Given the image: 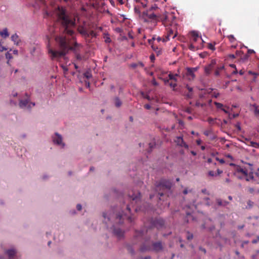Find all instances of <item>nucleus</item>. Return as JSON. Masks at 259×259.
Wrapping results in <instances>:
<instances>
[{
  "instance_id": "nucleus-58",
  "label": "nucleus",
  "mask_w": 259,
  "mask_h": 259,
  "mask_svg": "<svg viewBox=\"0 0 259 259\" xmlns=\"http://www.w3.org/2000/svg\"><path fill=\"white\" fill-rule=\"evenodd\" d=\"M201 192H202V193H203L204 194H207V195H209V193L207 192V191L206 189H202Z\"/></svg>"
},
{
  "instance_id": "nucleus-53",
  "label": "nucleus",
  "mask_w": 259,
  "mask_h": 259,
  "mask_svg": "<svg viewBox=\"0 0 259 259\" xmlns=\"http://www.w3.org/2000/svg\"><path fill=\"white\" fill-rule=\"evenodd\" d=\"M150 59L151 60V62H154V61L155 60V56L154 54H151L150 56Z\"/></svg>"
},
{
  "instance_id": "nucleus-19",
  "label": "nucleus",
  "mask_w": 259,
  "mask_h": 259,
  "mask_svg": "<svg viewBox=\"0 0 259 259\" xmlns=\"http://www.w3.org/2000/svg\"><path fill=\"white\" fill-rule=\"evenodd\" d=\"M78 31L85 38H87L88 30L87 29L82 26H79L77 28Z\"/></svg>"
},
{
  "instance_id": "nucleus-37",
  "label": "nucleus",
  "mask_w": 259,
  "mask_h": 259,
  "mask_svg": "<svg viewBox=\"0 0 259 259\" xmlns=\"http://www.w3.org/2000/svg\"><path fill=\"white\" fill-rule=\"evenodd\" d=\"M187 239L188 240H191L193 239V235L192 234L190 233V232H188L187 233Z\"/></svg>"
},
{
  "instance_id": "nucleus-13",
  "label": "nucleus",
  "mask_w": 259,
  "mask_h": 259,
  "mask_svg": "<svg viewBox=\"0 0 259 259\" xmlns=\"http://www.w3.org/2000/svg\"><path fill=\"white\" fill-rule=\"evenodd\" d=\"M124 217H126L127 219V220L132 222V219L131 216H126V214H116V220L117 221H118V223L119 224L122 223V220L124 219Z\"/></svg>"
},
{
  "instance_id": "nucleus-46",
  "label": "nucleus",
  "mask_w": 259,
  "mask_h": 259,
  "mask_svg": "<svg viewBox=\"0 0 259 259\" xmlns=\"http://www.w3.org/2000/svg\"><path fill=\"white\" fill-rule=\"evenodd\" d=\"M208 175L211 177L216 176L217 174L213 171L210 170L208 172Z\"/></svg>"
},
{
  "instance_id": "nucleus-3",
  "label": "nucleus",
  "mask_w": 259,
  "mask_h": 259,
  "mask_svg": "<svg viewBox=\"0 0 259 259\" xmlns=\"http://www.w3.org/2000/svg\"><path fill=\"white\" fill-rule=\"evenodd\" d=\"M238 174H242L245 177L246 181H252V182L255 181L254 175L258 177L257 173L253 174L252 165L250 164H248L244 167L237 166L235 175H237Z\"/></svg>"
},
{
  "instance_id": "nucleus-47",
  "label": "nucleus",
  "mask_w": 259,
  "mask_h": 259,
  "mask_svg": "<svg viewBox=\"0 0 259 259\" xmlns=\"http://www.w3.org/2000/svg\"><path fill=\"white\" fill-rule=\"evenodd\" d=\"M189 49L193 51L195 50V47L193 44H190L189 46Z\"/></svg>"
},
{
  "instance_id": "nucleus-36",
  "label": "nucleus",
  "mask_w": 259,
  "mask_h": 259,
  "mask_svg": "<svg viewBox=\"0 0 259 259\" xmlns=\"http://www.w3.org/2000/svg\"><path fill=\"white\" fill-rule=\"evenodd\" d=\"M103 217L105 218V223L107 224V222L106 221V218H107L108 221H110L111 218L113 217V216L109 215V217L107 215V214L106 213H103Z\"/></svg>"
},
{
  "instance_id": "nucleus-54",
  "label": "nucleus",
  "mask_w": 259,
  "mask_h": 259,
  "mask_svg": "<svg viewBox=\"0 0 259 259\" xmlns=\"http://www.w3.org/2000/svg\"><path fill=\"white\" fill-rule=\"evenodd\" d=\"M228 109H229L228 107H224L222 110L223 111L226 113H228Z\"/></svg>"
},
{
  "instance_id": "nucleus-34",
  "label": "nucleus",
  "mask_w": 259,
  "mask_h": 259,
  "mask_svg": "<svg viewBox=\"0 0 259 259\" xmlns=\"http://www.w3.org/2000/svg\"><path fill=\"white\" fill-rule=\"evenodd\" d=\"M214 104L215 105L217 108L218 109H220L222 110L223 108L224 107V106L222 103L214 102Z\"/></svg>"
},
{
  "instance_id": "nucleus-23",
  "label": "nucleus",
  "mask_w": 259,
  "mask_h": 259,
  "mask_svg": "<svg viewBox=\"0 0 259 259\" xmlns=\"http://www.w3.org/2000/svg\"><path fill=\"white\" fill-rule=\"evenodd\" d=\"M130 66L133 69H135L138 67H144V64L142 62H139L138 63H132L130 65Z\"/></svg>"
},
{
  "instance_id": "nucleus-38",
  "label": "nucleus",
  "mask_w": 259,
  "mask_h": 259,
  "mask_svg": "<svg viewBox=\"0 0 259 259\" xmlns=\"http://www.w3.org/2000/svg\"><path fill=\"white\" fill-rule=\"evenodd\" d=\"M211 133H212L211 130H206V131H205L203 133L204 135L207 137L210 136Z\"/></svg>"
},
{
  "instance_id": "nucleus-43",
  "label": "nucleus",
  "mask_w": 259,
  "mask_h": 259,
  "mask_svg": "<svg viewBox=\"0 0 259 259\" xmlns=\"http://www.w3.org/2000/svg\"><path fill=\"white\" fill-rule=\"evenodd\" d=\"M250 143H251V145L252 147H259V144L256 142H251Z\"/></svg>"
},
{
  "instance_id": "nucleus-21",
  "label": "nucleus",
  "mask_w": 259,
  "mask_h": 259,
  "mask_svg": "<svg viewBox=\"0 0 259 259\" xmlns=\"http://www.w3.org/2000/svg\"><path fill=\"white\" fill-rule=\"evenodd\" d=\"M11 40L17 46H18L19 43L21 42V40L19 39L18 35L16 33L12 35Z\"/></svg>"
},
{
  "instance_id": "nucleus-24",
  "label": "nucleus",
  "mask_w": 259,
  "mask_h": 259,
  "mask_svg": "<svg viewBox=\"0 0 259 259\" xmlns=\"http://www.w3.org/2000/svg\"><path fill=\"white\" fill-rule=\"evenodd\" d=\"M216 202L219 206H226L229 203L228 202L226 201H223L220 198L217 199Z\"/></svg>"
},
{
  "instance_id": "nucleus-27",
  "label": "nucleus",
  "mask_w": 259,
  "mask_h": 259,
  "mask_svg": "<svg viewBox=\"0 0 259 259\" xmlns=\"http://www.w3.org/2000/svg\"><path fill=\"white\" fill-rule=\"evenodd\" d=\"M250 109L252 110L255 115L259 114V110L258 109V106L256 104H253L251 106Z\"/></svg>"
},
{
  "instance_id": "nucleus-32",
  "label": "nucleus",
  "mask_w": 259,
  "mask_h": 259,
  "mask_svg": "<svg viewBox=\"0 0 259 259\" xmlns=\"http://www.w3.org/2000/svg\"><path fill=\"white\" fill-rule=\"evenodd\" d=\"M227 37L231 44H235L236 42V39L233 35H228Z\"/></svg>"
},
{
  "instance_id": "nucleus-41",
  "label": "nucleus",
  "mask_w": 259,
  "mask_h": 259,
  "mask_svg": "<svg viewBox=\"0 0 259 259\" xmlns=\"http://www.w3.org/2000/svg\"><path fill=\"white\" fill-rule=\"evenodd\" d=\"M127 249L128 251H129V252H130L132 254L134 253V249H133V248L131 246H128L127 247Z\"/></svg>"
},
{
  "instance_id": "nucleus-33",
  "label": "nucleus",
  "mask_w": 259,
  "mask_h": 259,
  "mask_svg": "<svg viewBox=\"0 0 259 259\" xmlns=\"http://www.w3.org/2000/svg\"><path fill=\"white\" fill-rule=\"evenodd\" d=\"M178 76V74H173L172 73H169L168 74V77H169V79H170V80H173L175 81V82H177V80L176 78V76Z\"/></svg>"
},
{
  "instance_id": "nucleus-11",
  "label": "nucleus",
  "mask_w": 259,
  "mask_h": 259,
  "mask_svg": "<svg viewBox=\"0 0 259 259\" xmlns=\"http://www.w3.org/2000/svg\"><path fill=\"white\" fill-rule=\"evenodd\" d=\"M175 143L176 144L181 147H184L186 149H188L189 146L187 144H186L182 138L181 136H178L175 138L174 139Z\"/></svg>"
},
{
  "instance_id": "nucleus-26",
  "label": "nucleus",
  "mask_w": 259,
  "mask_h": 259,
  "mask_svg": "<svg viewBox=\"0 0 259 259\" xmlns=\"http://www.w3.org/2000/svg\"><path fill=\"white\" fill-rule=\"evenodd\" d=\"M87 34L88 35H87L86 38H90V37H91V38L96 37L97 36V34L95 32H94L93 30H91L90 31H88Z\"/></svg>"
},
{
  "instance_id": "nucleus-9",
  "label": "nucleus",
  "mask_w": 259,
  "mask_h": 259,
  "mask_svg": "<svg viewBox=\"0 0 259 259\" xmlns=\"http://www.w3.org/2000/svg\"><path fill=\"white\" fill-rule=\"evenodd\" d=\"M144 14L149 19L153 21H158L159 16L160 15L159 13H155L149 10H147L146 12H144Z\"/></svg>"
},
{
  "instance_id": "nucleus-64",
  "label": "nucleus",
  "mask_w": 259,
  "mask_h": 259,
  "mask_svg": "<svg viewBox=\"0 0 259 259\" xmlns=\"http://www.w3.org/2000/svg\"><path fill=\"white\" fill-rule=\"evenodd\" d=\"M144 107L147 109H150L151 108V106L149 104H146L144 105Z\"/></svg>"
},
{
  "instance_id": "nucleus-51",
  "label": "nucleus",
  "mask_w": 259,
  "mask_h": 259,
  "mask_svg": "<svg viewBox=\"0 0 259 259\" xmlns=\"http://www.w3.org/2000/svg\"><path fill=\"white\" fill-rule=\"evenodd\" d=\"M84 75L87 78H90L92 76L91 74L88 72L85 73Z\"/></svg>"
},
{
  "instance_id": "nucleus-28",
  "label": "nucleus",
  "mask_w": 259,
  "mask_h": 259,
  "mask_svg": "<svg viewBox=\"0 0 259 259\" xmlns=\"http://www.w3.org/2000/svg\"><path fill=\"white\" fill-rule=\"evenodd\" d=\"M148 10L154 12L155 13H159V9L156 4H154L151 6Z\"/></svg>"
},
{
  "instance_id": "nucleus-12",
  "label": "nucleus",
  "mask_w": 259,
  "mask_h": 259,
  "mask_svg": "<svg viewBox=\"0 0 259 259\" xmlns=\"http://www.w3.org/2000/svg\"><path fill=\"white\" fill-rule=\"evenodd\" d=\"M164 225V222L161 219H156L152 222V227H156L157 229L162 227Z\"/></svg>"
},
{
  "instance_id": "nucleus-10",
  "label": "nucleus",
  "mask_w": 259,
  "mask_h": 259,
  "mask_svg": "<svg viewBox=\"0 0 259 259\" xmlns=\"http://www.w3.org/2000/svg\"><path fill=\"white\" fill-rule=\"evenodd\" d=\"M141 196V194L138 192H130L128 194V197L130 199V200H132V202L131 203L133 204L134 203H136L140 200Z\"/></svg>"
},
{
  "instance_id": "nucleus-44",
  "label": "nucleus",
  "mask_w": 259,
  "mask_h": 259,
  "mask_svg": "<svg viewBox=\"0 0 259 259\" xmlns=\"http://www.w3.org/2000/svg\"><path fill=\"white\" fill-rule=\"evenodd\" d=\"M187 98H192L193 97V93H190L189 92L186 95Z\"/></svg>"
},
{
  "instance_id": "nucleus-40",
  "label": "nucleus",
  "mask_w": 259,
  "mask_h": 259,
  "mask_svg": "<svg viewBox=\"0 0 259 259\" xmlns=\"http://www.w3.org/2000/svg\"><path fill=\"white\" fill-rule=\"evenodd\" d=\"M212 97L217 98L219 97V93L217 92L216 91H214V92H212Z\"/></svg>"
},
{
  "instance_id": "nucleus-31",
  "label": "nucleus",
  "mask_w": 259,
  "mask_h": 259,
  "mask_svg": "<svg viewBox=\"0 0 259 259\" xmlns=\"http://www.w3.org/2000/svg\"><path fill=\"white\" fill-rule=\"evenodd\" d=\"M217 119L216 118H212L211 117H209L207 119V121L208 123L211 125L214 124H218L217 122Z\"/></svg>"
},
{
  "instance_id": "nucleus-15",
  "label": "nucleus",
  "mask_w": 259,
  "mask_h": 259,
  "mask_svg": "<svg viewBox=\"0 0 259 259\" xmlns=\"http://www.w3.org/2000/svg\"><path fill=\"white\" fill-rule=\"evenodd\" d=\"M186 76L190 80H193L195 77L194 72L190 69V68H187Z\"/></svg>"
},
{
  "instance_id": "nucleus-56",
  "label": "nucleus",
  "mask_w": 259,
  "mask_h": 259,
  "mask_svg": "<svg viewBox=\"0 0 259 259\" xmlns=\"http://www.w3.org/2000/svg\"><path fill=\"white\" fill-rule=\"evenodd\" d=\"M76 208L79 211L81 210V208H82V206H81V204H78L76 206Z\"/></svg>"
},
{
  "instance_id": "nucleus-25",
  "label": "nucleus",
  "mask_w": 259,
  "mask_h": 259,
  "mask_svg": "<svg viewBox=\"0 0 259 259\" xmlns=\"http://www.w3.org/2000/svg\"><path fill=\"white\" fill-rule=\"evenodd\" d=\"M0 35L2 37L4 38H6L9 36V33L8 31L7 28H5L3 30V31L0 32Z\"/></svg>"
},
{
  "instance_id": "nucleus-2",
  "label": "nucleus",
  "mask_w": 259,
  "mask_h": 259,
  "mask_svg": "<svg viewBox=\"0 0 259 259\" xmlns=\"http://www.w3.org/2000/svg\"><path fill=\"white\" fill-rule=\"evenodd\" d=\"M56 13L58 20L62 24L64 33L70 36L73 35L74 33L73 28L75 24V19L68 16L63 8L58 7Z\"/></svg>"
},
{
  "instance_id": "nucleus-62",
  "label": "nucleus",
  "mask_w": 259,
  "mask_h": 259,
  "mask_svg": "<svg viewBox=\"0 0 259 259\" xmlns=\"http://www.w3.org/2000/svg\"><path fill=\"white\" fill-rule=\"evenodd\" d=\"M202 143V141L200 139H198L196 140V144L197 145H200Z\"/></svg>"
},
{
  "instance_id": "nucleus-49",
  "label": "nucleus",
  "mask_w": 259,
  "mask_h": 259,
  "mask_svg": "<svg viewBox=\"0 0 259 259\" xmlns=\"http://www.w3.org/2000/svg\"><path fill=\"white\" fill-rule=\"evenodd\" d=\"M216 160L219 161L221 164H223L225 163V160L223 159H220L218 157H215Z\"/></svg>"
},
{
  "instance_id": "nucleus-52",
  "label": "nucleus",
  "mask_w": 259,
  "mask_h": 259,
  "mask_svg": "<svg viewBox=\"0 0 259 259\" xmlns=\"http://www.w3.org/2000/svg\"><path fill=\"white\" fill-rule=\"evenodd\" d=\"M186 88H187V89L188 90V91L190 92V93H192L193 92V88L189 87V85H187Z\"/></svg>"
},
{
  "instance_id": "nucleus-45",
  "label": "nucleus",
  "mask_w": 259,
  "mask_h": 259,
  "mask_svg": "<svg viewBox=\"0 0 259 259\" xmlns=\"http://www.w3.org/2000/svg\"><path fill=\"white\" fill-rule=\"evenodd\" d=\"M253 203L252 202H251V201L249 200L248 202H247V204H248V206L246 207V208H250L252 207V206L253 205Z\"/></svg>"
},
{
  "instance_id": "nucleus-61",
  "label": "nucleus",
  "mask_w": 259,
  "mask_h": 259,
  "mask_svg": "<svg viewBox=\"0 0 259 259\" xmlns=\"http://www.w3.org/2000/svg\"><path fill=\"white\" fill-rule=\"evenodd\" d=\"M222 173H223V170H220L219 169H217V174H216L217 175H220L222 174Z\"/></svg>"
},
{
  "instance_id": "nucleus-22",
  "label": "nucleus",
  "mask_w": 259,
  "mask_h": 259,
  "mask_svg": "<svg viewBox=\"0 0 259 259\" xmlns=\"http://www.w3.org/2000/svg\"><path fill=\"white\" fill-rule=\"evenodd\" d=\"M191 41L193 42H196L198 38H199V36L198 35V33L197 31H193L191 32Z\"/></svg>"
},
{
  "instance_id": "nucleus-42",
  "label": "nucleus",
  "mask_w": 259,
  "mask_h": 259,
  "mask_svg": "<svg viewBox=\"0 0 259 259\" xmlns=\"http://www.w3.org/2000/svg\"><path fill=\"white\" fill-rule=\"evenodd\" d=\"M6 57L7 59L10 60L11 58H12V55L10 53L7 52L6 54Z\"/></svg>"
},
{
  "instance_id": "nucleus-29",
  "label": "nucleus",
  "mask_w": 259,
  "mask_h": 259,
  "mask_svg": "<svg viewBox=\"0 0 259 259\" xmlns=\"http://www.w3.org/2000/svg\"><path fill=\"white\" fill-rule=\"evenodd\" d=\"M114 103H115V106L117 107H119L122 105V102L121 101V100L119 99V98L118 97H116L114 99Z\"/></svg>"
},
{
  "instance_id": "nucleus-5",
  "label": "nucleus",
  "mask_w": 259,
  "mask_h": 259,
  "mask_svg": "<svg viewBox=\"0 0 259 259\" xmlns=\"http://www.w3.org/2000/svg\"><path fill=\"white\" fill-rule=\"evenodd\" d=\"M163 245L160 241L152 242L151 245L148 240H145L144 242L140 247V250L142 252L153 251L156 252L162 251Z\"/></svg>"
},
{
  "instance_id": "nucleus-20",
  "label": "nucleus",
  "mask_w": 259,
  "mask_h": 259,
  "mask_svg": "<svg viewBox=\"0 0 259 259\" xmlns=\"http://www.w3.org/2000/svg\"><path fill=\"white\" fill-rule=\"evenodd\" d=\"M5 253L8 255L9 259H13V257L16 253V251L14 249H11L7 250Z\"/></svg>"
},
{
  "instance_id": "nucleus-18",
  "label": "nucleus",
  "mask_w": 259,
  "mask_h": 259,
  "mask_svg": "<svg viewBox=\"0 0 259 259\" xmlns=\"http://www.w3.org/2000/svg\"><path fill=\"white\" fill-rule=\"evenodd\" d=\"M135 239H144L145 238V233L144 231H136L135 235Z\"/></svg>"
},
{
  "instance_id": "nucleus-63",
  "label": "nucleus",
  "mask_w": 259,
  "mask_h": 259,
  "mask_svg": "<svg viewBox=\"0 0 259 259\" xmlns=\"http://www.w3.org/2000/svg\"><path fill=\"white\" fill-rule=\"evenodd\" d=\"M235 126L236 127V128L239 130H241V127H240V123H237L236 125H235Z\"/></svg>"
},
{
  "instance_id": "nucleus-4",
  "label": "nucleus",
  "mask_w": 259,
  "mask_h": 259,
  "mask_svg": "<svg viewBox=\"0 0 259 259\" xmlns=\"http://www.w3.org/2000/svg\"><path fill=\"white\" fill-rule=\"evenodd\" d=\"M171 187V183L169 180L162 179L155 184V191L158 192L159 195L162 197L166 195Z\"/></svg>"
},
{
  "instance_id": "nucleus-7",
  "label": "nucleus",
  "mask_w": 259,
  "mask_h": 259,
  "mask_svg": "<svg viewBox=\"0 0 259 259\" xmlns=\"http://www.w3.org/2000/svg\"><path fill=\"white\" fill-rule=\"evenodd\" d=\"M176 28V26H171V27H167L166 28L167 33L165 37L163 38V42L169 40L170 37L174 38L176 37L178 32L175 30Z\"/></svg>"
},
{
  "instance_id": "nucleus-59",
  "label": "nucleus",
  "mask_w": 259,
  "mask_h": 259,
  "mask_svg": "<svg viewBox=\"0 0 259 259\" xmlns=\"http://www.w3.org/2000/svg\"><path fill=\"white\" fill-rule=\"evenodd\" d=\"M155 40H156L158 42H159L160 41H163V38H162L160 37H158L156 38H155Z\"/></svg>"
},
{
  "instance_id": "nucleus-60",
  "label": "nucleus",
  "mask_w": 259,
  "mask_h": 259,
  "mask_svg": "<svg viewBox=\"0 0 259 259\" xmlns=\"http://www.w3.org/2000/svg\"><path fill=\"white\" fill-rule=\"evenodd\" d=\"M199 67H194V68H190V69L194 72H196L198 70Z\"/></svg>"
},
{
  "instance_id": "nucleus-1",
  "label": "nucleus",
  "mask_w": 259,
  "mask_h": 259,
  "mask_svg": "<svg viewBox=\"0 0 259 259\" xmlns=\"http://www.w3.org/2000/svg\"><path fill=\"white\" fill-rule=\"evenodd\" d=\"M55 40L58 43L61 51H54L49 48L48 52L51 55L52 59H59L64 56L69 50L75 49V48L78 45L77 44L75 43L74 47H71L68 39L65 36H57Z\"/></svg>"
},
{
  "instance_id": "nucleus-8",
  "label": "nucleus",
  "mask_w": 259,
  "mask_h": 259,
  "mask_svg": "<svg viewBox=\"0 0 259 259\" xmlns=\"http://www.w3.org/2000/svg\"><path fill=\"white\" fill-rule=\"evenodd\" d=\"M155 40V37H153L152 39L148 40V42L149 45H151L152 50L155 52V54L157 56L160 55L162 53V49L158 46L157 45L155 44L154 41Z\"/></svg>"
},
{
  "instance_id": "nucleus-55",
  "label": "nucleus",
  "mask_w": 259,
  "mask_h": 259,
  "mask_svg": "<svg viewBox=\"0 0 259 259\" xmlns=\"http://www.w3.org/2000/svg\"><path fill=\"white\" fill-rule=\"evenodd\" d=\"M248 191L252 194L254 192V189L253 188H249L248 189Z\"/></svg>"
},
{
  "instance_id": "nucleus-39",
  "label": "nucleus",
  "mask_w": 259,
  "mask_h": 259,
  "mask_svg": "<svg viewBox=\"0 0 259 259\" xmlns=\"http://www.w3.org/2000/svg\"><path fill=\"white\" fill-rule=\"evenodd\" d=\"M149 148L150 150L148 151V152H150L152 151V149L155 147V145L154 143H149Z\"/></svg>"
},
{
  "instance_id": "nucleus-14",
  "label": "nucleus",
  "mask_w": 259,
  "mask_h": 259,
  "mask_svg": "<svg viewBox=\"0 0 259 259\" xmlns=\"http://www.w3.org/2000/svg\"><path fill=\"white\" fill-rule=\"evenodd\" d=\"M53 142L57 145H62L64 146V144L62 143V138L61 135L56 133L55 137H53Z\"/></svg>"
},
{
  "instance_id": "nucleus-17",
  "label": "nucleus",
  "mask_w": 259,
  "mask_h": 259,
  "mask_svg": "<svg viewBox=\"0 0 259 259\" xmlns=\"http://www.w3.org/2000/svg\"><path fill=\"white\" fill-rule=\"evenodd\" d=\"M215 62L214 61H212L211 63L208 65L206 66L204 68L205 73L206 74H209L211 70L213 69Z\"/></svg>"
},
{
  "instance_id": "nucleus-35",
  "label": "nucleus",
  "mask_w": 259,
  "mask_h": 259,
  "mask_svg": "<svg viewBox=\"0 0 259 259\" xmlns=\"http://www.w3.org/2000/svg\"><path fill=\"white\" fill-rule=\"evenodd\" d=\"M104 38L105 39V41L106 43H109L111 41V40L109 37V35L108 34H105Z\"/></svg>"
},
{
  "instance_id": "nucleus-16",
  "label": "nucleus",
  "mask_w": 259,
  "mask_h": 259,
  "mask_svg": "<svg viewBox=\"0 0 259 259\" xmlns=\"http://www.w3.org/2000/svg\"><path fill=\"white\" fill-rule=\"evenodd\" d=\"M113 232L118 238H121L123 236L124 232L122 231L120 229L115 228L114 226H113Z\"/></svg>"
},
{
  "instance_id": "nucleus-48",
  "label": "nucleus",
  "mask_w": 259,
  "mask_h": 259,
  "mask_svg": "<svg viewBox=\"0 0 259 259\" xmlns=\"http://www.w3.org/2000/svg\"><path fill=\"white\" fill-rule=\"evenodd\" d=\"M208 49H209L210 50H215V48H214V45H212V44H208Z\"/></svg>"
},
{
  "instance_id": "nucleus-6",
  "label": "nucleus",
  "mask_w": 259,
  "mask_h": 259,
  "mask_svg": "<svg viewBox=\"0 0 259 259\" xmlns=\"http://www.w3.org/2000/svg\"><path fill=\"white\" fill-rule=\"evenodd\" d=\"M176 16L171 12H164L159 16V21H161L165 27L175 26Z\"/></svg>"
},
{
  "instance_id": "nucleus-57",
  "label": "nucleus",
  "mask_w": 259,
  "mask_h": 259,
  "mask_svg": "<svg viewBox=\"0 0 259 259\" xmlns=\"http://www.w3.org/2000/svg\"><path fill=\"white\" fill-rule=\"evenodd\" d=\"M176 82H175L174 83L173 82H171L169 85L172 88H175L176 86H177V83H176Z\"/></svg>"
},
{
  "instance_id": "nucleus-30",
  "label": "nucleus",
  "mask_w": 259,
  "mask_h": 259,
  "mask_svg": "<svg viewBox=\"0 0 259 259\" xmlns=\"http://www.w3.org/2000/svg\"><path fill=\"white\" fill-rule=\"evenodd\" d=\"M28 104V101L27 100H20L19 103V106L21 108H24L27 106Z\"/></svg>"
},
{
  "instance_id": "nucleus-50",
  "label": "nucleus",
  "mask_w": 259,
  "mask_h": 259,
  "mask_svg": "<svg viewBox=\"0 0 259 259\" xmlns=\"http://www.w3.org/2000/svg\"><path fill=\"white\" fill-rule=\"evenodd\" d=\"M7 50V48L5 47L2 46V42L0 41V51L3 52V51Z\"/></svg>"
}]
</instances>
